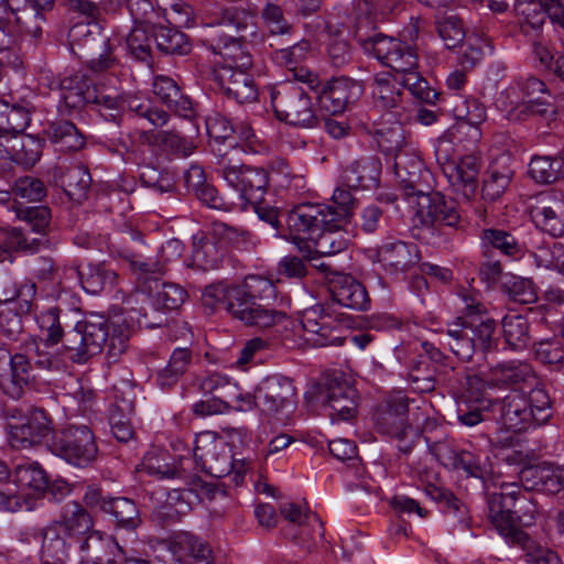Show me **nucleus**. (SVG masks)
<instances>
[{
  "mask_svg": "<svg viewBox=\"0 0 564 564\" xmlns=\"http://www.w3.org/2000/svg\"><path fill=\"white\" fill-rule=\"evenodd\" d=\"M365 53L372 54L382 65L400 76V85L421 102L435 104L440 93L430 86L420 74L416 50L399 39L377 33L368 37H358Z\"/></svg>",
  "mask_w": 564,
  "mask_h": 564,
  "instance_id": "f257e3e1",
  "label": "nucleus"
},
{
  "mask_svg": "<svg viewBox=\"0 0 564 564\" xmlns=\"http://www.w3.org/2000/svg\"><path fill=\"white\" fill-rule=\"evenodd\" d=\"M217 172L227 185L238 193L241 200L253 207L261 220L279 229V209L263 202L270 182L269 173L264 169L236 165L221 160Z\"/></svg>",
  "mask_w": 564,
  "mask_h": 564,
  "instance_id": "f03ea898",
  "label": "nucleus"
},
{
  "mask_svg": "<svg viewBox=\"0 0 564 564\" xmlns=\"http://www.w3.org/2000/svg\"><path fill=\"white\" fill-rule=\"evenodd\" d=\"M276 296L275 285L267 278L250 275L237 285L231 297L241 304L246 316L239 315V319L248 326L259 328L272 327L286 318L282 311L270 308V301Z\"/></svg>",
  "mask_w": 564,
  "mask_h": 564,
  "instance_id": "7ed1b4c3",
  "label": "nucleus"
},
{
  "mask_svg": "<svg viewBox=\"0 0 564 564\" xmlns=\"http://www.w3.org/2000/svg\"><path fill=\"white\" fill-rule=\"evenodd\" d=\"M192 462L212 477L231 476L236 486L243 482L250 464L247 459L235 460L227 445L210 433L196 437Z\"/></svg>",
  "mask_w": 564,
  "mask_h": 564,
  "instance_id": "20e7f679",
  "label": "nucleus"
},
{
  "mask_svg": "<svg viewBox=\"0 0 564 564\" xmlns=\"http://www.w3.org/2000/svg\"><path fill=\"white\" fill-rule=\"evenodd\" d=\"M68 41L74 54L85 59L91 72L113 70L118 66L108 46L109 37L95 20L75 23L68 31Z\"/></svg>",
  "mask_w": 564,
  "mask_h": 564,
  "instance_id": "39448f33",
  "label": "nucleus"
},
{
  "mask_svg": "<svg viewBox=\"0 0 564 564\" xmlns=\"http://www.w3.org/2000/svg\"><path fill=\"white\" fill-rule=\"evenodd\" d=\"M17 215L24 220L39 238H29L21 229H0V262H12L13 251L36 252L48 246L45 238L51 221V210L46 206H28L17 208Z\"/></svg>",
  "mask_w": 564,
  "mask_h": 564,
  "instance_id": "423d86ee",
  "label": "nucleus"
},
{
  "mask_svg": "<svg viewBox=\"0 0 564 564\" xmlns=\"http://www.w3.org/2000/svg\"><path fill=\"white\" fill-rule=\"evenodd\" d=\"M271 104L276 119L286 124L313 129L321 123L313 97L299 83L275 85L271 89Z\"/></svg>",
  "mask_w": 564,
  "mask_h": 564,
  "instance_id": "0eeeda50",
  "label": "nucleus"
},
{
  "mask_svg": "<svg viewBox=\"0 0 564 564\" xmlns=\"http://www.w3.org/2000/svg\"><path fill=\"white\" fill-rule=\"evenodd\" d=\"M496 322L466 321L457 317L446 325V345L451 351L463 361H469L476 351L486 352L495 345Z\"/></svg>",
  "mask_w": 564,
  "mask_h": 564,
  "instance_id": "6e6552de",
  "label": "nucleus"
},
{
  "mask_svg": "<svg viewBox=\"0 0 564 564\" xmlns=\"http://www.w3.org/2000/svg\"><path fill=\"white\" fill-rule=\"evenodd\" d=\"M55 456L76 467L86 468L98 458V446L91 429L87 425H67L55 431L47 442Z\"/></svg>",
  "mask_w": 564,
  "mask_h": 564,
  "instance_id": "1a4fd4ad",
  "label": "nucleus"
},
{
  "mask_svg": "<svg viewBox=\"0 0 564 564\" xmlns=\"http://www.w3.org/2000/svg\"><path fill=\"white\" fill-rule=\"evenodd\" d=\"M109 321L98 314H90L85 321L66 332L63 347L73 364H85L90 357L101 352L109 336Z\"/></svg>",
  "mask_w": 564,
  "mask_h": 564,
  "instance_id": "9d476101",
  "label": "nucleus"
},
{
  "mask_svg": "<svg viewBox=\"0 0 564 564\" xmlns=\"http://www.w3.org/2000/svg\"><path fill=\"white\" fill-rule=\"evenodd\" d=\"M409 402L401 391L386 397L376 408L373 420L378 432L400 442L399 449L408 454L414 445L415 431L408 423Z\"/></svg>",
  "mask_w": 564,
  "mask_h": 564,
  "instance_id": "9b49d317",
  "label": "nucleus"
},
{
  "mask_svg": "<svg viewBox=\"0 0 564 564\" xmlns=\"http://www.w3.org/2000/svg\"><path fill=\"white\" fill-rule=\"evenodd\" d=\"M432 452L444 466L463 470L466 476L480 479L485 486L492 478V464L486 451L476 447L457 449L451 442L441 441L433 444Z\"/></svg>",
  "mask_w": 564,
  "mask_h": 564,
  "instance_id": "f8f14e48",
  "label": "nucleus"
},
{
  "mask_svg": "<svg viewBox=\"0 0 564 564\" xmlns=\"http://www.w3.org/2000/svg\"><path fill=\"white\" fill-rule=\"evenodd\" d=\"M12 419L17 422L10 423L9 442L12 447L26 449L41 445L44 441L50 442L53 433V423L47 413L40 408H31L24 414L19 409L11 410Z\"/></svg>",
  "mask_w": 564,
  "mask_h": 564,
  "instance_id": "ddd939ff",
  "label": "nucleus"
},
{
  "mask_svg": "<svg viewBox=\"0 0 564 564\" xmlns=\"http://www.w3.org/2000/svg\"><path fill=\"white\" fill-rule=\"evenodd\" d=\"M329 208L322 204H301L289 212L286 224L294 242L301 252H304V243H307L325 226H335L329 221Z\"/></svg>",
  "mask_w": 564,
  "mask_h": 564,
  "instance_id": "4468645a",
  "label": "nucleus"
},
{
  "mask_svg": "<svg viewBox=\"0 0 564 564\" xmlns=\"http://www.w3.org/2000/svg\"><path fill=\"white\" fill-rule=\"evenodd\" d=\"M53 7L54 0H0V13L10 14L20 32L34 39L42 36L46 13Z\"/></svg>",
  "mask_w": 564,
  "mask_h": 564,
  "instance_id": "2eb2a0df",
  "label": "nucleus"
},
{
  "mask_svg": "<svg viewBox=\"0 0 564 564\" xmlns=\"http://www.w3.org/2000/svg\"><path fill=\"white\" fill-rule=\"evenodd\" d=\"M167 458V454L163 452L148 453L142 460L141 470L161 479H182L185 485L188 486L189 491H197L198 489H206V491H210L209 485L191 471V467L193 466L192 458L182 456L177 464H170Z\"/></svg>",
  "mask_w": 564,
  "mask_h": 564,
  "instance_id": "dca6fc26",
  "label": "nucleus"
},
{
  "mask_svg": "<svg viewBox=\"0 0 564 564\" xmlns=\"http://www.w3.org/2000/svg\"><path fill=\"white\" fill-rule=\"evenodd\" d=\"M487 502L488 517L491 523L507 539L520 530L519 524L530 525L536 511L535 506L531 501L525 500L527 507L524 508L523 516H518V511L512 510L516 505L499 492L489 494Z\"/></svg>",
  "mask_w": 564,
  "mask_h": 564,
  "instance_id": "f3484780",
  "label": "nucleus"
},
{
  "mask_svg": "<svg viewBox=\"0 0 564 564\" xmlns=\"http://www.w3.org/2000/svg\"><path fill=\"white\" fill-rule=\"evenodd\" d=\"M332 314L323 305H315L304 311L301 324L305 339L315 347L341 346L345 337L340 335L339 324L334 325Z\"/></svg>",
  "mask_w": 564,
  "mask_h": 564,
  "instance_id": "a211bd4d",
  "label": "nucleus"
},
{
  "mask_svg": "<svg viewBox=\"0 0 564 564\" xmlns=\"http://www.w3.org/2000/svg\"><path fill=\"white\" fill-rule=\"evenodd\" d=\"M415 217L426 228L438 224L458 229L463 221L458 203L453 198H445L440 193L423 195L417 204Z\"/></svg>",
  "mask_w": 564,
  "mask_h": 564,
  "instance_id": "6ab92c4d",
  "label": "nucleus"
},
{
  "mask_svg": "<svg viewBox=\"0 0 564 564\" xmlns=\"http://www.w3.org/2000/svg\"><path fill=\"white\" fill-rule=\"evenodd\" d=\"M490 409L495 419L506 430L521 432L535 426L532 420L534 415L529 411L525 393L511 391L505 398L492 401Z\"/></svg>",
  "mask_w": 564,
  "mask_h": 564,
  "instance_id": "aec40b11",
  "label": "nucleus"
},
{
  "mask_svg": "<svg viewBox=\"0 0 564 564\" xmlns=\"http://www.w3.org/2000/svg\"><path fill=\"white\" fill-rule=\"evenodd\" d=\"M213 78L221 93L238 104H251L258 99V87L249 72L215 67Z\"/></svg>",
  "mask_w": 564,
  "mask_h": 564,
  "instance_id": "412c9836",
  "label": "nucleus"
},
{
  "mask_svg": "<svg viewBox=\"0 0 564 564\" xmlns=\"http://www.w3.org/2000/svg\"><path fill=\"white\" fill-rule=\"evenodd\" d=\"M562 194L544 192L536 196V204L531 206V218L538 227L552 237L564 236V205Z\"/></svg>",
  "mask_w": 564,
  "mask_h": 564,
  "instance_id": "4be33fe9",
  "label": "nucleus"
},
{
  "mask_svg": "<svg viewBox=\"0 0 564 564\" xmlns=\"http://www.w3.org/2000/svg\"><path fill=\"white\" fill-rule=\"evenodd\" d=\"M360 93V86L347 78L338 77L326 82L318 90L316 99L319 108L330 115L343 113Z\"/></svg>",
  "mask_w": 564,
  "mask_h": 564,
  "instance_id": "5701e85b",
  "label": "nucleus"
},
{
  "mask_svg": "<svg viewBox=\"0 0 564 564\" xmlns=\"http://www.w3.org/2000/svg\"><path fill=\"white\" fill-rule=\"evenodd\" d=\"M295 388L292 381L282 376L268 378L258 388L257 406L267 414H274L294 402Z\"/></svg>",
  "mask_w": 564,
  "mask_h": 564,
  "instance_id": "b1692460",
  "label": "nucleus"
},
{
  "mask_svg": "<svg viewBox=\"0 0 564 564\" xmlns=\"http://www.w3.org/2000/svg\"><path fill=\"white\" fill-rule=\"evenodd\" d=\"M79 552L80 564H116L123 550L112 536L95 530L83 539Z\"/></svg>",
  "mask_w": 564,
  "mask_h": 564,
  "instance_id": "393cba45",
  "label": "nucleus"
},
{
  "mask_svg": "<svg viewBox=\"0 0 564 564\" xmlns=\"http://www.w3.org/2000/svg\"><path fill=\"white\" fill-rule=\"evenodd\" d=\"M310 52V41L301 40L286 48L275 51L274 61L291 72L296 82L305 83L311 89L317 90L321 86L317 75L301 65Z\"/></svg>",
  "mask_w": 564,
  "mask_h": 564,
  "instance_id": "a878e982",
  "label": "nucleus"
},
{
  "mask_svg": "<svg viewBox=\"0 0 564 564\" xmlns=\"http://www.w3.org/2000/svg\"><path fill=\"white\" fill-rule=\"evenodd\" d=\"M328 290L332 299L341 306L357 311H365L370 306L366 288L349 274H334L329 280Z\"/></svg>",
  "mask_w": 564,
  "mask_h": 564,
  "instance_id": "bb28decb",
  "label": "nucleus"
},
{
  "mask_svg": "<svg viewBox=\"0 0 564 564\" xmlns=\"http://www.w3.org/2000/svg\"><path fill=\"white\" fill-rule=\"evenodd\" d=\"M376 141L386 155L393 158V166L397 176L400 180H405L403 172H406L409 151L405 129L399 123L381 128L376 132Z\"/></svg>",
  "mask_w": 564,
  "mask_h": 564,
  "instance_id": "cd10ccee",
  "label": "nucleus"
},
{
  "mask_svg": "<svg viewBox=\"0 0 564 564\" xmlns=\"http://www.w3.org/2000/svg\"><path fill=\"white\" fill-rule=\"evenodd\" d=\"M444 175L457 193L470 199L478 186L479 161L474 155L462 158L458 162H451L443 167Z\"/></svg>",
  "mask_w": 564,
  "mask_h": 564,
  "instance_id": "c85d7f7f",
  "label": "nucleus"
},
{
  "mask_svg": "<svg viewBox=\"0 0 564 564\" xmlns=\"http://www.w3.org/2000/svg\"><path fill=\"white\" fill-rule=\"evenodd\" d=\"M53 182L61 187L69 199L80 203L86 199L91 176L82 164L58 165L53 169Z\"/></svg>",
  "mask_w": 564,
  "mask_h": 564,
  "instance_id": "c756f323",
  "label": "nucleus"
},
{
  "mask_svg": "<svg viewBox=\"0 0 564 564\" xmlns=\"http://www.w3.org/2000/svg\"><path fill=\"white\" fill-rule=\"evenodd\" d=\"M490 382L494 386L511 387L512 391L525 393L528 388L538 383V378L528 364L522 362H502L496 365L490 370Z\"/></svg>",
  "mask_w": 564,
  "mask_h": 564,
  "instance_id": "7c9ffc66",
  "label": "nucleus"
},
{
  "mask_svg": "<svg viewBox=\"0 0 564 564\" xmlns=\"http://www.w3.org/2000/svg\"><path fill=\"white\" fill-rule=\"evenodd\" d=\"M377 257L386 268L404 272L419 262L420 251L414 243L394 240L379 246Z\"/></svg>",
  "mask_w": 564,
  "mask_h": 564,
  "instance_id": "2f4dec72",
  "label": "nucleus"
},
{
  "mask_svg": "<svg viewBox=\"0 0 564 564\" xmlns=\"http://www.w3.org/2000/svg\"><path fill=\"white\" fill-rule=\"evenodd\" d=\"M381 162L376 155H367L354 161L343 174L349 188L371 189L379 185Z\"/></svg>",
  "mask_w": 564,
  "mask_h": 564,
  "instance_id": "473e14b6",
  "label": "nucleus"
},
{
  "mask_svg": "<svg viewBox=\"0 0 564 564\" xmlns=\"http://www.w3.org/2000/svg\"><path fill=\"white\" fill-rule=\"evenodd\" d=\"M335 226H325L307 243H304L303 257L312 259L314 256H333L347 248L348 240L343 231V223L334 221Z\"/></svg>",
  "mask_w": 564,
  "mask_h": 564,
  "instance_id": "72a5a7b5",
  "label": "nucleus"
},
{
  "mask_svg": "<svg viewBox=\"0 0 564 564\" xmlns=\"http://www.w3.org/2000/svg\"><path fill=\"white\" fill-rule=\"evenodd\" d=\"M61 98L70 110H77L97 98V89L84 74L76 73L59 82Z\"/></svg>",
  "mask_w": 564,
  "mask_h": 564,
  "instance_id": "f704fd0d",
  "label": "nucleus"
},
{
  "mask_svg": "<svg viewBox=\"0 0 564 564\" xmlns=\"http://www.w3.org/2000/svg\"><path fill=\"white\" fill-rule=\"evenodd\" d=\"M152 91L162 104L177 116L189 118L193 115L191 99L181 91L180 86L173 78L156 75L152 83Z\"/></svg>",
  "mask_w": 564,
  "mask_h": 564,
  "instance_id": "c9c22d12",
  "label": "nucleus"
},
{
  "mask_svg": "<svg viewBox=\"0 0 564 564\" xmlns=\"http://www.w3.org/2000/svg\"><path fill=\"white\" fill-rule=\"evenodd\" d=\"M51 525L58 527L59 533L68 538H79L93 532L94 521L89 512L77 501L63 506L58 520Z\"/></svg>",
  "mask_w": 564,
  "mask_h": 564,
  "instance_id": "e433bc0d",
  "label": "nucleus"
},
{
  "mask_svg": "<svg viewBox=\"0 0 564 564\" xmlns=\"http://www.w3.org/2000/svg\"><path fill=\"white\" fill-rule=\"evenodd\" d=\"M142 294L152 299L155 310L173 311L182 306L187 299V291L180 284L164 282L161 279L152 285H148Z\"/></svg>",
  "mask_w": 564,
  "mask_h": 564,
  "instance_id": "4c0bfd02",
  "label": "nucleus"
},
{
  "mask_svg": "<svg viewBox=\"0 0 564 564\" xmlns=\"http://www.w3.org/2000/svg\"><path fill=\"white\" fill-rule=\"evenodd\" d=\"M41 564H66L69 557V544L59 533L58 527L47 525L41 530Z\"/></svg>",
  "mask_w": 564,
  "mask_h": 564,
  "instance_id": "58836bf2",
  "label": "nucleus"
},
{
  "mask_svg": "<svg viewBox=\"0 0 564 564\" xmlns=\"http://www.w3.org/2000/svg\"><path fill=\"white\" fill-rule=\"evenodd\" d=\"M224 256V248L216 245L214 240L207 239L205 236H194L192 259L188 267L203 271L216 270L221 265Z\"/></svg>",
  "mask_w": 564,
  "mask_h": 564,
  "instance_id": "ea45409f",
  "label": "nucleus"
},
{
  "mask_svg": "<svg viewBox=\"0 0 564 564\" xmlns=\"http://www.w3.org/2000/svg\"><path fill=\"white\" fill-rule=\"evenodd\" d=\"M152 37L159 52L167 55H186L192 45L185 33L165 25H152Z\"/></svg>",
  "mask_w": 564,
  "mask_h": 564,
  "instance_id": "a19ab883",
  "label": "nucleus"
},
{
  "mask_svg": "<svg viewBox=\"0 0 564 564\" xmlns=\"http://www.w3.org/2000/svg\"><path fill=\"white\" fill-rule=\"evenodd\" d=\"M400 85V76L389 72L377 74L372 80V97L375 104L384 109L398 108L402 104V91L395 87Z\"/></svg>",
  "mask_w": 564,
  "mask_h": 564,
  "instance_id": "79ce46f5",
  "label": "nucleus"
},
{
  "mask_svg": "<svg viewBox=\"0 0 564 564\" xmlns=\"http://www.w3.org/2000/svg\"><path fill=\"white\" fill-rule=\"evenodd\" d=\"M236 289L237 285H226L221 282L210 284L204 289L202 302L212 310L223 307L239 319V315L246 316V313L240 308L241 304L231 297Z\"/></svg>",
  "mask_w": 564,
  "mask_h": 564,
  "instance_id": "37998d69",
  "label": "nucleus"
},
{
  "mask_svg": "<svg viewBox=\"0 0 564 564\" xmlns=\"http://www.w3.org/2000/svg\"><path fill=\"white\" fill-rule=\"evenodd\" d=\"M131 271L137 275L138 289L144 292L148 285L154 284L166 272L160 257H142L132 254L128 258Z\"/></svg>",
  "mask_w": 564,
  "mask_h": 564,
  "instance_id": "c03bdc74",
  "label": "nucleus"
},
{
  "mask_svg": "<svg viewBox=\"0 0 564 564\" xmlns=\"http://www.w3.org/2000/svg\"><path fill=\"white\" fill-rule=\"evenodd\" d=\"M141 137L145 142L159 147L162 151L184 158L191 155L196 149L193 140H188L173 130H162L152 134L142 132Z\"/></svg>",
  "mask_w": 564,
  "mask_h": 564,
  "instance_id": "a18cd8bd",
  "label": "nucleus"
},
{
  "mask_svg": "<svg viewBox=\"0 0 564 564\" xmlns=\"http://www.w3.org/2000/svg\"><path fill=\"white\" fill-rule=\"evenodd\" d=\"M45 134L61 151H78L85 144L83 134L67 120L51 122L45 129Z\"/></svg>",
  "mask_w": 564,
  "mask_h": 564,
  "instance_id": "49530a36",
  "label": "nucleus"
},
{
  "mask_svg": "<svg viewBox=\"0 0 564 564\" xmlns=\"http://www.w3.org/2000/svg\"><path fill=\"white\" fill-rule=\"evenodd\" d=\"M83 289L90 294L100 293L106 286H112L118 274L102 264H86L77 268Z\"/></svg>",
  "mask_w": 564,
  "mask_h": 564,
  "instance_id": "de8ad7c7",
  "label": "nucleus"
},
{
  "mask_svg": "<svg viewBox=\"0 0 564 564\" xmlns=\"http://www.w3.org/2000/svg\"><path fill=\"white\" fill-rule=\"evenodd\" d=\"M513 171L508 166L491 164L484 177L481 196L487 202L498 200L509 187Z\"/></svg>",
  "mask_w": 564,
  "mask_h": 564,
  "instance_id": "09e8293b",
  "label": "nucleus"
},
{
  "mask_svg": "<svg viewBox=\"0 0 564 564\" xmlns=\"http://www.w3.org/2000/svg\"><path fill=\"white\" fill-rule=\"evenodd\" d=\"M104 512L111 514L118 527L133 530L141 523L140 511L135 502L126 497L111 498L104 505Z\"/></svg>",
  "mask_w": 564,
  "mask_h": 564,
  "instance_id": "8fccbe9b",
  "label": "nucleus"
},
{
  "mask_svg": "<svg viewBox=\"0 0 564 564\" xmlns=\"http://www.w3.org/2000/svg\"><path fill=\"white\" fill-rule=\"evenodd\" d=\"M484 256L490 258L492 249L499 250L506 256H517L521 252V246L516 237L506 230L488 228L484 229L480 235Z\"/></svg>",
  "mask_w": 564,
  "mask_h": 564,
  "instance_id": "3c124183",
  "label": "nucleus"
},
{
  "mask_svg": "<svg viewBox=\"0 0 564 564\" xmlns=\"http://www.w3.org/2000/svg\"><path fill=\"white\" fill-rule=\"evenodd\" d=\"M193 360L192 350L188 348H175L166 367L158 372V383L162 388H170L178 382L187 371Z\"/></svg>",
  "mask_w": 564,
  "mask_h": 564,
  "instance_id": "603ef678",
  "label": "nucleus"
},
{
  "mask_svg": "<svg viewBox=\"0 0 564 564\" xmlns=\"http://www.w3.org/2000/svg\"><path fill=\"white\" fill-rule=\"evenodd\" d=\"M123 109H128L140 118L147 119L155 127L167 123L170 116L166 111L155 107L149 97L141 95H123Z\"/></svg>",
  "mask_w": 564,
  "mask_h": 564,
  "instance_id": "864d4df0",
  "label": "nucleus"
},
{
  "mask_svg": "<svg viewBox=\"0 0 564 564\" xmlns=\"http://www.w3.org/2000/svg\"><path fill=\"white\" fill-rule=\"evenodd\" d=\"M524 552V558L530 564H558V556L549 547L541 545L521 529L509 538Z\"/></svg>",
  "mask_w": 564,
  "mask_h": 564,
  "instance_id": "5fc2aeb1",
  "label": "nucleus"
},
{
  "mask_svg": "<svg viewBox=\"0 0 564 564\" xmlns=\"http://www.w3.org/2000/svg\"><path fill=\"white\" fill-rule=\"evenodd\" d=\"M30 121V110L25 107L0 102V134L23 133Z\"/></svg>",
  "mask_w": 564,
  "mask_h": 564,
  "instance_id": "6e6d98bb",
  "label": "nucleus"
},
{
  "mask_svg": "<svg viewBox=\"0 0 564 564\" xmlns=\"http://www.w3.org/2000/svg\"><path fill=\"white\" fill-rule=\"evenodd\" d=\"M503 336L512 349H523L530 344V324L527 317L511 314L502 319Z\"/></svg>",
  "mask_w": 564,
  "mask_h": 564,
  "instance_id": "4d7b16f0",
  "label": "nucleus"
},
{
  "mask_svg": "<svg viewBox=\"0 0 564 564\" xmlns=\"http://www.w3.org/2000/svg\"><path fill=\"white\" fill-rule=\"evenodd\" d=\"M529 389L527 402L529 403V411L532 412V417L535 426L543 425L549 422L552 416V402L549 393L539 382Z\"/></svg>",
  "mask_w": 564,
  "mask_h": 564,
  "instance_id": "13d9d810",
  "label": "nucleus"
},
{
  "mask_svg": "<svg viewBox=\"0 0 564 564\" xmlns=\"http://www.w3.org/2000/svg\"><path fill=\"white\" fill-rule=\"evenodd\" d=\"M550 97L542 96L523 102L509 113V118L516 121L525 120L530 115H536L546 119L556 115V107L549 100Z\"/></svg>",
  "mask_w": 564,
  "mask_h": 564,
  "instance_id": "bf43d9fd",
  "label": "nucleus"
},
{
  "mask_svg": "<svg viewBox=\"0 0 564 564\" xmlns=\"http://www.w3.org/2000/svg\"><path fill=\"white\" fill-rule=\"evenodd\" d=\"M258 14L257 6L246 1L239 6H232L223 10V21L235 26L238 31L254 26Z\"/></svg>",
  "mask_w": 564,
  "mask_h": 564,
  "instance_id": "052dcab7",
  "label": "nucleus"
},
{
  "mask_svg": "<svg viewBox=\"0 0 564 564\" xmlns=\"http://www.w3.org/2000/svg\"><path fill=\"white\" fill-rule=\"evenodd\" d=\"M218 54L225 58V62L216 67H230L232 70L248 72L252 66L250 54L242 50L236 39L231 37L223 47L219 46Z\"/></svg>",
  "mask_w": 564,
  "mask_h": 564,
  "instance_id": "680f3d73",
  "label": "nucleus"
},
{
  "mask_svg": "<svg viewBox=\"0 0 564 564\" xmlns=\"http://www.w3.org/2000/svg\"><path fill=\"white\" fill-rule=\"evenodd\" d=\"M13 476L14 481L22 488L42 491L47 487L46 474L39 464L19 465Z\"/></svg>",
  "mask_w": 564,
  "mask_h": 564,
  "instance_id": "e2e57ef3",
  "label": "nucleus"
},
{
  "mask_svg": "<svg viewBox=\"0 0 564 564\" xmlns=\"http://www.w3.org/2000/svg\"><path fill=\"white\" fill-rule=\"evenodd\" d=\"M436 29L447 48L456 47L466 36L463 21L455 14H448L437 20Z\"/></svg>",
  "mask_w": 564,
  "mask_h": 564,
  "instance_id": "0e129e2a",
  "label": "nucleus"
},
{
  "mask_svg": "<svg viewBox=\"0 0 564 564\" xmlns=\"http://www.w3.org/2000/svg\"><path fill=\"white\" fill-rule=\"evenodd\" d=\"M152 32L144 25L134 26L127 36V46L131 54L139 61H147L152 51Z\"/></svg>",
  "mask_w": 564,
  "mask_h": 564,
  "instance_id": "69168bd1",
  "label": "nucleus"
},
{
  "mask_svg": "<svg viewBox=\"0 0 564 564\" xmlns=\"http://www.w3.org/2000/svg\"><path fill=\"white\" fill-rule=\"evenodd\" d=\"M178 546L192 556L199 564H210V546L191 533H181L177 535Z\"/></svg>",
  "mask_w": 564,
  "mask_h": 564,
  "instance_id": "338daca9",
  "label": "nucleus"
},
{
  "mask_svg": "<svg viewBox=\"0 0 564 564\" xmlns=\"http://www.w3.org/2000/svg\"><path fill=\"white\" fill-rule=\"evenodd\" d=\"M534 257L539 267L564 272V247L562 243L553 241L551 245L540 246L536 248Z\"/></svg>",
  "mask_w": 564,
  "mask_h": 564,
  "instance_id": "774afa93",
  "label": "nucleus"
}]
</instances>
